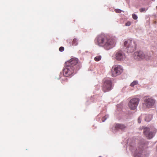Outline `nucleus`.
Segmentation results:
<instances>
[{
    "label": "nucleus",
    "instance_id": "nucleus-18",
    "mask_svg": "<svg viewBox=\"0 0 157 157\" xmlns=\"http://www.w3.org/2000/svg\"><path fill=\"white\" fill-rule=\"evenodd\" d=\"M78 44L77 40H73L72 45L73 46H76Z\"/></svg>",
    "mask_w": 157,
    "mask_h": 157
},
{
    "label": "nucleus",
    "instance_id": "nucleus-8",
    "mask_svg": "<svg viewBox=\"0 0 157 157\" xmlns=\"http://www.w3.org/2000/svg\"><path fill=\"white\" fill-rule=\"evenodd\" d=\"M112 89V82L109 79H105L103 84L102 90L105 92L111 90Z\"/></svg>",
    "mask_w": 157,
    "mask_h": 157
},
{
    "label": "nucleus",
    "instance_id": "nucleus-16",
    "mask_svg": "<svg viewBox=\"0 0 157 157\" xmlns=\"http://www.w3.org/2000/svg\"><path fill=\"white\" fill-rule=\"evenodd\" d=\"M101 56H97L95 57L94 60L96 61H98L101 60Z\"/></svg>",
    "mask_w": 157,
    "mask_h": 157
},
{
    "label": "nucleus",
    "instance_id": "nucleus-6",
    "mask_svg": "<svg viewBox=\"0 0 157 157\" xmlns=\"http://www.w3.org/2000/svg\"><path fill=\"white\" fill-rule=\"evenodd\" d=\"M123 68L120 65H116L113 67L111 69V75L115 77L120 75L123 72Z\"/></svg>",
    "mask_w": 157,
    "mask_h": 157
},
{
    "label": "nucleus",
    "instance_id": "nucleus-24",
    "mask_svg": "<svg viewBox=\"0 0 157 157\" xmlns=\"http://www.w3.org/2000/svg\"><path fill=\"white\" fill-rule=\"evenodd\" d=\"M130 24H131L130 22H128L126 23L125 25L126 26H129V25H130Z\"/></svg>",
    "mask_w": 157,
    "mask_h": 157
},
{
    "label": "nucleus",
    "instance_id": "nucleus-3",
    "mask_svg": "<svg viewBox=\"0 0 157 157\" xmlns=\"http://www.w3.org/2000/svg\"><path fill=\"white\" fill-rule=\"evenodd\" d=\"M151 56V54H145L142 51H140L134 53L133 57L134 59L137 60H140L143 59H148Z\"/></svg>",
    "mask_w": 157,
    "mask_h": 157
},
{
    "label": "nucleus",
    "instance_id": "nucleus-4",
    "mask_svg": "<svg viewBox=\"0 0 157 157\" xmlns=\"http://www.w3.org/2000/svg\"><path fill=\"white\" fill-rule=\"evenodd\" d=\"M145 146L144 142H141L139 144V147L136 149L135 151V154L136 156L138 157H147L148 154H145L142 152L143 149Z\"/></svg>",
    "mask_w": 157,
    "mask_h": 157
},
{
    "label": "nucleus",
    "instance_id": "nucleus-1",
    "mask_svg": "<svg viewBox=\"0 0 157 157\" xmlns=\"http://www.w3.org/2000/svg\"><path fill=\"white\" fill-rule=\"evenodd\" d=\"M95 42L96 44L104 47L106 50L112 48L116 44L114 40H96Z\"/></svg>",
    "mask_w": 157,
    "mask_h": 157
},
{
    "label": "nucleus",
    "instance_id": "nucleus-2",
    "mask_svg": "<svg viewBox=\"0 0 157 157\" xmlns=\"http://www.w3.org/2000/svg\"><path fill=\"white\" fill-rule=\"evenodd\" d=\"M123 44L126 52L128 53L132 52L136 49V44L134 40H124Z\"/></svg>",
    "mask_w": 157,
    "mask_h": 157
},
{
    "label": "nucleus",
    "instance_id": "nucleus-26",
    "mask_svg": "<svg viewBox=\"0 0 157 157\" xmlns=\"http://www.w3.org/2000/svg\"><path fill=\"white\" fill-rule=\"evenodd\" d=\"M103 35L102 34H101V35H100L99 36H100L101 37L103 36Z\"/></svg>",
    "mask_w": 157,
    "mask_h": 157
},
{
    "label": "nucleus",
    "instance_id": "nucleus-12",
    "mask_svg": "<svg viewBox=\"0 0 157 157\" xmlns=\"http://www.w3.org/2000/svg\"><path fill=\"white\" fill-rule=\"evenodd\" d=\"M78 59L75 58H73L71 59L70 60L66 62L65 63V65H68L70 67H74L78 62Z\"/></svg>",
    "mask_w": 157,
    "mask_h": 157
},
{
    "label": "nucleus",
    "instance_id": "nucleus-10",
    "mask_svg": "<svg viewBox=\"0 0 157 157\" xmlns=\"http://www.w3.org/2000/svg\"><path fill=\"white\" fill-rule=\"evenodd\" d=\"M115 56L116 59L119 61H123L126 59L125 53L121 50L115 52Z\"/></svg>",
    "mask_w": 157,
    "mask_h": 157
},
{
    "label": "nucleus",
    "instance_id": "nucleus-15",
    "mask_svg": "<svg viewBox=\"0 0 157 157\" xmlns=\"http://www.w3.org/2000/svg\"><path fill=\"white\" fill-rule=\"evenodd\" d=\"M138 82L137 80L133 81L130 84V86L132 87H133L134 86L137 85L138 84Z\"/></svg>",
    "mask_w": 157,
    "mask_h": 157
},
{
    "label": "nucleus",
    "instance_id": "nucleus-17",
    "mask_svg": "<svg viewBox=\"0 0 157 157\" xmlns=\"http://www.w3.org/2000/svg\"><path fill=\"white\" fill-rule=\"evenodd\" d=\"M109 115H106L102 119V122H104L109 117Z\"/></svg>",
    "mask_w": 157,
    "mask_h": 157
},
{
    "label": "nucleus",
    "instance_id": "nucleus-25",
    "mask_svg": "<svg viewBox=\"0 0 157 157\" xmlns=\"http://www.w3.org/2000/svg\"><path fill=\"white\" fill-rule=\"evenodd\" d=\"M79 68H80V66H78V68H77V70H79Z\"/></svg>",
    "mask_w": 157,
    "mask_h": 157
},
{
    "label": "nucleus",
    "instance_id": "nucleus-7",
    "mask_svg": "<svg viewBox=\"0 0 157 157\" xmlns=\"http://www.w3.org/2000/svg\"><path fill=\"white\" fill-rule=\"evenodd\" d=\"M140 101V99L138 98H134L131 99L128 104L129 109L132 110L136 109Z\"/></svg>",
    "mask_w": 157,
    "mask_h": 157
},
{
    "label": "nucleus",
    "instance_id": "nucleus-13",
    "mask_svg": "<svg viewBox=\"0 0 157 157\" xmlns=\"http://www.w3.org/2000/svg\"><path fill=\"white\" fill-rule=\"evenodd\" d=\"M126 126L122 124H117L115 125L114 128L115 129H121V130H124L126 128Z\"/></svg>",
    "mask_w": 157,
    "mask_h": 157
},
{
    "label": "nucleus",
    "instance_id": "nucleus-22",
    "mask_svg": "<svg viewBox=\"0 0 157 157\" xmlns=\"http://www.w3.org/2000/svg\"><path fill=\"white\" fill-rule=\"evenodd\" d=\"M64 50V48L63 47H61L59 48V51L60 52H62Z\"/></svg>",
    "mask_w": 157,
    "mask_h": 157
},
{
    "label": "nucleus",
    "instance_id": "nucleus-27",
    "mask_svg": "<svg viewBox=\"0 0 157 157\" xmlns=\"http://www.w3.org/2000/svg\"><path fill=\"white\" fill-rule=\"evenodd\" d=\"M104 39V38H102H102H101V39L103 40V39Z\"/></svg>",
    "mask_w": 157,
    "mask_h": 157
},
{
    "label": "nucleus",
    "instance_id": "nucleus-14",
    "mask_svg": "<svg viewBox=\"0 0 157 157\" xmlns=\"http://www.w3.org/2000/svg\"><path fill=\"white\" fill-rule=\"evenodd\" d=\"M145 120L147 122L150 121L152 118V116L151 115L148 114L146 115L145 116Z\"/></svg>",
    "mask_w": 157,
    "mask_h": 157
},
{
    "label": "nucleus",
    "instance_id": "nucleus-5",
    "mask_svg": "<svg viewBox=\"0 0 157 157\" xmlns=\"http://www.w3.org/2000/svg\"><path fill=\"white\" fill-rule=\"evenodd\" d=\"M155 101L153 98L146 97L144 98L143 106L146 108H151L154 105Z\"/></svg>",
    "mask_w": 157,
    "mask_h": 157
},
{
    "label": "nucleus",
    "instance_id": "nucleus-19",
    "mask_svg": "<svg viewBox=\"0 0 157 157\" xmlns=\"http://www.w3.org/2000/svg\"><path fill=\"white\" fill-rule=\"evenodd\" d=\"M132 17L134 20H137L138 18L137 16L135 13L132 14Z\"/></svg>",
    "mask_w": 157,
    "mask_h": 157
},
{
    "label": "nucleus",
    "instance_id": "nucleus-23",
    "mask_svg": "<svg viewBox=\"0 0 157 157\" xmlns=\"http://www.w3.org/2000/svg\"><path fill=\"white\" fill-rule=\"evenodd\" d=\"M145 10V8H142L140 9V11L141 13L144 12Z\"/></svg>",
    "mask_w": 157,
    "mask_h": 157
},
{
    "label": "nucleus",
    "instance_id": "nucleus-11",
    "mask_svg": "<svg viewBox=\"0 0 157 157\" xmlns=\"http://www.w3.org/2000/svg\"><path fill=\"white\" fill-rule=\"evenodd\" d=\"M74 67H71L68 65H66L63 70L64 75L67 77L72 75L74 72Z\"/></svg>",
    "mask_w": 157,
    "mask_h": 157
},
{
    "label": "nucleus",
    "instance_id": "nucleus-28",
    "mask_svg": "<svg viewBox=\"0 0 157 157\" xmlns=\"http://www.w3.org/2000/svg\"><path fill=\"white\" fill-rule=\"evenodd\" d=\"M156 9H157V6H156Z\"/></svg>",
    "mask_w": 157,
    "mask_h": 157
},
{
    "label": "nucleus",
    "instance_id": "nucleus-20",
    "mask_svg": "<svg viewBox=\"0 0 157 157\" xmlns=\"http://www.w3.org/2000/svg\"><path fill=\"white\" fill-rule=\"evenodd\" d=\"M142 119V116H140L138 119V122L139 123H140L141 121V120Z\"/></svg>",
    "mask_w": 157,
    "mask_h": 157
},
{
    "label": "nucleus",
    "instance_id": "nucleus-21",
    "mask_svg": "<svg viewBox=\"0 0 157 157\" xmlns=\"http://www.w3.org/2000/svg\"><path fill=\"white\" fill-rule=\"evenodd\" d=\"M114 11L117 13H121L122 11L121 10L118 9H115Z\"/></svg>",
    "mask_w": 157,
    "mask_h": 157
},
{
    "label": "nucleus",
    "instance_id": "nucleus-9",
    "mask_svg": "<svg viewBox=\"0 0 157 157\" xmlns=\"http://www.w3.org/2000/svg\"><path fill=\"white\" fill-rule=\"evenodd\" d=\"M156 131L157 130H155L152 131V130H150L149 128L147 127L143 128V132L146 136L149 139H151L153 137Z\"/></svg>",
    "mask_w": 157,
    "mask_h": 157
}]
</instances>
